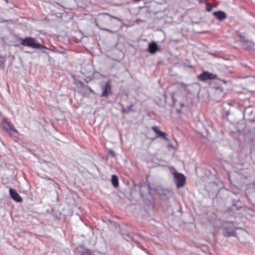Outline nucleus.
<instances>
[{
  "label": "nucleus",
  "instance_id": "4468645a",
  "mask_svg": "<svg viewBox=\"0 0 255 255\" xmlns=\"http://www.w3.org/2000/svg\"><path fill=\"white\" fill-rule=\"evenodd\" d=\"M81 255H95V254L90 250L85 249L81 252Z\"/></svg>",
  "mask_w": 255,
  "mask_h": 255
},
{
  "label": "nucleus",
  "instance_id": "aec40b11",
  "mask_svg": "<svg viewBox=\"0 0 255 255\" xmlns=\"http://www.w3.org/2000/svg\"><path fill=\"white\" fill-rule=\"evenodd\" d=\"M163 192L164 193V194H166V192H168V190H164L163 191Z\"/></svg>",
  "mask_w": 255,
  "mask_h": 255
},
{
  "label": "nucleus",
  "instance_id": "2eb2a0df",
  "mask_svg": "<svg viewBox=\"0 0 255 255\" xmlns=\"http://www.w3.org/2000/svg\"><path fill=\"white\" fill-rule=\"evenodd\" d=\"M5 59L3 57L0 56V68L4 69Z\"/></svg>",
  "mask_w": 255,
  "mask_h": 255
},
{
  "label": "nucleus",
  "instance_id": "9b49d317",
  "mask_svg": "<svg viewBox=\"0 0 255 255\" xmlns=\"http://www.w3.org/2000/svg\"><path fill=\"white\" fill-rule=\"evenodd\" d=\"M157 49L158 46L155 42H153L149 44L148 51L150 53L153 54L155 53L157 51Z\"/></svg>",
  "mask_w": 255,
  "mask_h": 255
},
{
  "label": "nucleus",
  "instance_id": "7ed1b4c3",
  "mask_svg": "<svg viewBox=\"0 0 255 255\" xmlns=\"http://www.w3.org/2000/svg\"><path fill=\"white\" fill-rule=\"evenodd\" d=\"M1 126L10 135L18 132V131L14 128L13 125L8 121L7 119H4L2 121Z\"/></svg>",
  "mask_w": 255,
  "mask_h": 255
},
{
  "label": "nucleus",
  "instance_id": "39448f33",
  "mask_svg": "<svg viewBox=\"0 0 255 255\" xmlns=\"http://www.w3.org/2000/svg\"><path fill=\"white\" fill-rule=\"evenodd\" d=\"M217 76L216 74L209 73L207 71H204L201 74L197 76V79L201 81H206L207 80H210L216 79Z\"/></svg>",
  "mask_w": 255,
  "mask_h": 255
},
{
  "label": "nucleus",
  "instance_id": "f3484780",
  "mask_svg": "<svg viewBox=\"0 0 255 255\" xmlns=\"http://www.w3.org/2000/svg\"><path fill=\"white\" fill-rule=\"evenodd\" d=\"M88 89L91 93H94V91L90 87H88Z\"/></svg>",
  "mask_w": 255,
  "mask_h": 255
},
{
  "label": "nucleus",
  "instance_id": "9d476101",
  "mask_svg": "<svg viewBox=\"0 0 255 255\" xmlns=\"http://www.w3.org/2000/svg\"><path fill=\"white\" fill-rule=\"evenodd\" d=\"M213 15L220 21H222L226 18V14L223 11H218L214 12L213 13Z\"/></svg>",
  "mask_w": 255,
  "mask_h": 255
},
{
  "label": "nucleus",
  "instance_id": "dca6fc26",
  "mask_svg": "<svg viewBox=\"0 0 255 255\" xmlns=\"http://www.w3.org/2000/svg\"><path fill=\"white\" fill-rule=\"evenodd\" d=\"M212 6L209 3L206 4V9L208 11H211L212 10Z\"/></svg>",
  "mask_w": 255,
  "mask_h": 255
},
{
  "label": "nucleus",
  "instance_id": "20e7f679",
  "mask_svg": "<svg viewBox=\"0 0 255 255\" xmlns=\"http://www.w3.org/2000/svg\"><path fill=\"white\" fill-rule=\"evenodd\" d=\"M174 177L175 179V183L178 188L184 186L186 182V178L183 174L178 172H174Z\"/></svg>",
  "mask_w": 255,
  "mask_h": 255
},
{
  "label": "nucleus",
  "instance_id": "1a4fd4ad",
  "mask_svg": "<svg viewBox=\"0 0 255 255\" xmlns=\"http://www.w3.org/2000/svg\"><path fill=\"white\" fill-rule=\"evenodd\" d=\"M9 193L11 198L14 201L17 202H20L22 201V198L15 189L10 188L9 190Z\"/></svg>",
  "mask_w": 255,
  "mask_h": 255
},
{
  "label": "nucleus",
  "instance_id": "b1692460",
  "mask_svg": "<svg viewBox=\"0 0 255 255\" xmlns=\"http://www.w3.org/2000/svg\"><path fill=\"white\" fill-rule=\"evenodd\" d=\"M104 30L107 31H109V30L107 28H105Z\"/></svg>",
  "mask_w": 255,
  "mask_h": 255
},
{
  "label": "nucleus",
  "instance_id": "f03ea898",
  "mask_svg": "<svg viewBox=\"0 0 255 255\" xmlns=\"http://www.w3.org/2000/svg\"><path fill=\"white\" fill-rule=\"evenodd\" d=\"M225 232L223 234L226 237H235L236 235V230L237 229L235 228L234 222H226L223 224Z\"/></svg>",
  "mask_w": 255,
  "mask_h": 255
},
{
  "label": "nucleus",
  "instance_id": "f8f14e48",
  "mask_svg": "<svg viewBox=\"0 0 255 255\" xmlns=\"http://www.w3.org/2000/svg\"><path fill=\"white\" fill-rule=\"evenodd\" d=\"M111 181L113 186L117 187L119 186V178L117 175H113Z\"/></svg>",
  "mask_w": 255,
  "mask_h": 255
},
{
  "label": "nucleus",
  "instance_id": "393cba45",
  "mask_svg": "<svg viewBox=\"0 0 255 255\" xmlns=\"http://www.w3.org/2000/svg\"><path fill=\"white\" fill-rule=\"evenodd\" d=\"M134 0V1H136L138 2V1H139L140 0Z\"/></svg>",
  "mask_w": 255,
  "mask_h": 255
},
{
  "label": "nucleus",
  "instance_id": "423d86ee",
  "mask_svg": "<svg viewBox=\"0 0 255 255\" xmlns=\"http://www.w3.org/2000/svg\"><path fill=\"white\" fill-rule=\"evenodd\" d=\"M241 37V41L242 42L243 47L248 50H250L255 49V44L252 41L246 40L244 37L240 36Z\"/></svg>",
  "mask_w": 255,
  "mask_h": 255
},
{
  "label": "nucleus",
  "instance_id": "4be33fe9",
  "mask_svg": "<svg viewBox=\"0 0 255 255\" xmlns=\"http://www.w3.org/2000/svg\"><path fill=\"white\" fill-rule=\"evenodd\" d=\"M244 176H245V178H247L249 176V175H244Z\"/></svg>",
  "mask_w": 255,
  "mask_h": 255
},
{
  "label": "nucleus",
  "instance_id": "ddd939ff",
  "mask_svg": "<svg viewBox=\"0 0 255 255\" xmlns=\"http://www.w3.org/2000/svg\"><path fill=\"white\" fill-rule=\"evenodd\" d=\"M134 106L133 104H131L130 106L125 108L123 106L121 109V112L122 113L124 114H128L129 112L132 111L131 108Z\"/></svg>",
  "mask_w": 255,
  "mask_h": 255
},
{
  "label": "nucleus",
  "instance_id": "0eeeda50",
  "mask_svg": "<svg viewBox=\"0 0 255 255\" xmlns=\"http://www.w3.org/2000/svg\"><path fill=\"white\" fill-rule=\"evenodd\" d=\"M101 89L102 92L101 96L108 98L112 92V87L110 83L109 82H106L105 85L101 86Z\"/></svg>",
  "mask_w": 255,
  "mask_h": 255
},
{
  "label": "nucleus",
  "instance_id": "412c9836",
  "mask_svg": "<svg viewBox=\"0 0 255 255\" xmlns=\"http://www.w3.org/2000/svg\"><path fill=\"white\" fill-rule=\"evenodd\" d=\"M235 204H236V202H235V201H233V206H235Z\"/></svg>",
  "mask_w": 255,
  "mask_h": 255
},
{
  "label": "nucleus",
  "instance_id": "5701e85b",
  "mask_svg": "<svg viewBox=\"0 0 255 255\" xmlns=\"http://www.w3.org/2000/svg\"><path fill=\"white\" fill-rule=\"evenodd\" d=\"M3 0L5 1L6 3L8 2V0Z\"/></svg>",
  "mask_w": 255,
  "mask_h": 255
},
{
  "label": "nucleus",
  "instance_id": "f257e3e1",
  "mask_svg": "<svg viewBox=\"0 0 255 255\" xmlns=\"http://www.w3.org/2000/svg\"><path fill=\"white\" fill-rule=\"evenodd\" d=\"M20 44L24 46L30 47L34 49H42L47 48L39 43L37 42L34 38L31 37H26L25 38H20Z\"/></svg>",
  "mask_w": 255,
  "mask_h": 255
},
{
  "label": "nucleus",
  "instance_id": "a211bd4d",
  "mask_svg": "<svg viewBox=\"0 0 255 255\" xmlns=\"http://www.w3.org/2000/svg\"><path fill=\"white\" fill-rule=\"evenodd\" d=\"M110 152L111 154L113 157H114V156H115V152H114V151H110Z\"/></svg>",
  "mask_w": 255,
  "mask_h": 255
},
{
  "label": "nucleus",
  "instance_id": "6ab92c4d",
  "mask_svg": "<svg viewBox=\"0 0 255 255\" xmlns=\"http://www.w3.org/2000/svg\"><path fill=\"white\" fill-rule=\"evenodd\" d=\"M181 85L183 87H185L186 86H188V85L183 83H181Z\"/></svg>",
  "mask_w": 255,
  "mask_h": 255
},
{
  "label": "nucleus",
  "instance_id": "6e6552de",
  "mask_svg": "<svg viewBox=\"0 0 255 255\" xmlns=\"http://www.w3.org/2000/svg\"><path fill=\"white\" fill-rule=\"evenodd\" d=\"M151 129L157 134L156 138L161 137L166 141L168 140L167 138V134L166 133L163 132L159 129V128L157 126H153Z\"/></svg>",
  "mask_w": 255,
  "mask_h": 255
}]
</instances>
